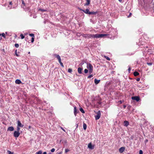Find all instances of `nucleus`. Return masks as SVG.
<instances>
[{
    "label": "nucleus",
    "mask_w": 154,
    "mask_h": 154,
    "mask_svg": "<svg viewBox=\"0 0 154 154\" xmlns=\"http://www.w3.org/2000/svg\"><path fill=\"white\" fill-rule=\"evenodd\" d=\"M132 15V14L131 13H130L129 15L128 16V17H129L131 15Z\"/></svg>",
    "instance_id": "864d4df0"
},
{
    "label": "nucleus",
    "mask_w": 154,
    "mask_h": 154,
    "mask_svg": "<svg viewBox=\"0 0 154 154\" xmlns=\"http://www.w3.org/2000/svg\"><path fill=\"white\" fill-rule=\"evenodd\" d=\"M97 103H98L99 104H101V102L100 101H99L97 102Z\"/></svg>",
    "instance_id": "09e8293b"
},
{
    "label": "nucleus",
    "mask_w": 154,
    "mask_h": 154,
    "mask_svg": "<svg viewBox=\"0 0 154 154\" xmlns=\"http://www.w3.org/2000/svg\"><path fill=\"white\" fill-rule=\"evenodd\" d=\"M68 72H69L71 73L72 72V69L69 68L68 69Z\"/></svg>",
    "instance_id": "cd10ccee"
},
{
    "label": "nucleus",
    "mask_w": 154,
    "mask_h": 154,
    "mask_svg": "<svg viewBox=\"0 0 154 154\" xmlns=\"http://www.w3.org/2000/svg\"><path fill=\"white\" fill-rule=\"evenodd\" d=\"M60 64L61 66L62 67H64V66H63V63H60Z\"/></svg>",
    "instance_id": "de8ad7c7"
},
{
    "label": "nucleus",
    "mask_w": 154,
    "mask_h": 154,
    "mask_svg": "<svg viewBox=\"0 0 154 154\" xmlns=\"http://www.w3.org/2000/svg\"><path fill=\"white\" fill-rule=\"evenodd\" d=\"M20 37H21V38L22 39H23L25 37L22 34H21L20 35Z\"/></svg>",
    "instance_id": "c85d7f7f"
},
{
    "label": "nucleus",
    "mask_w": 154,
    "mask_h": 154,
    "mask_svg": "<svg viewBox=\"0 0 154 154\" xmlns=\"http://www.w3.org/2000/svg\"><path fill=\"white\" fill-rule=\"evenodd\" d=\"M58 61L60 63H62V62H61V59L60 60H59Z\"/></svg>",
    "instance_id": "5fc2aeb1"
},
{
    "label": "nucleus",
    "mask_w": 154,
    "mask_h": 154,
    "mask_svg": "<svg viewBox=\"0 0 154 154\" xmlns=\"http://www.w3.org/2000/svg\"><path fill=\"white\" fill-rule=\"evenodd\" d=\"M90 0H86V2L85 4V5H88L90 4Z\"/></svg>",
    "instance_id": "412c9836"
},
{
    "label": "nucleus",
    "mask_w": 154,
    "mask_h": 154,
    "mask_svg": "<svg viewBox=\"0 0 154 154\" xmlns=\"http://www.w3.org/2000/svg\"><path fill=\"white\" fill-rule=\"evenodd\" d=\"M21 1L22 2V4L21 5V7H22L23 8H24V7H23L22 6V5H23L24 6H25V3L23 0H21Z\"/></svg>",
    "instance_id": "b1692460"
},
{
    "label": "nucleus",
    "mask_w": 154,
    "mask_h": 154,
    "mask_svg": "<svg viewBox=\"0 0 154 154\" xmlns=\"http://www.w3.org/2000/svg\"><path fill=\"white\" fill-rule=\"evenodd\" d=\"M9 5H12V2H9Z\"/></svg>",
    "instance_id": "4d7b16f0"
},
{
    "label": "nucleus",
    "mask_w": 154,
    "mask_h": 154,
    "mask_svg": "<svg viewBox=\"0 0 154 154\" xmlns=\"http://www.w3.org/2000/svg\"><path fill=\"white\" fill-rule=\"evenodd\" d=\"M69 151V150L68 149H66L65 150V152H67Z\"/></svg>",
    "instance_id": "a18cd8bd"
},
{
    "label": "nucleus",
    "mask_w": 154,
    "mask_h": 154,
    "mask_svg": "<svg viewBox=\"0 0 154 154\" xmlns=\"http://www.w3.org/2000/svg\"><path fill=\"white\" fill-rule=\"evenodd\" d=\"M55 149L54 148H52L51 150V152H54V151H55Z\"/></svg>",
    "instance_id": "37998d69"
},
{
    "label": "nucleus",
    "mask_w": 154,
    "mask_h": 154,
    "mask_svg": "<svg viewBox=\"0 0 154 154\" xmlns=\"http://www.w3.org/2000/svg\"><path fill=\"white\" fill-rule=\"evenodd\" d=\"M88 147L91 149H92L94 148V146H93L91 143H90L88 146Z\"/></svg>",
    "instance_id": "1a4fd4ad"
},
{
    "label": "nucleus",
    "mask_w": 154,
    "mask_h": 154,
    "mask_svg": "<svg viewBox=\"0 0 154 154\" xmlns=\"http://www.w3.org/2000/svg\"><path fill=\"white\" fill-rule=\"evenodd\" d=\"M20 133L18 131H15L14 133V136L16 138L18 137L20 135Z\"/></svg>",
    "instance_id": "7ed1b4c3"
},
{
    "label": "nucleus",
    "mask_w": 154,
    "mask_h": 154,
    "mask_svg": "<svg viewBox=\"0 0 154 154\" xmlns=\"http://www.w3.org/2000/svg\"><path fill=\"white\" fill-rule=\"evenodd\" d=\"M131 99L133 100H136L137 101H138L140 100V98L138 96L132 97Z\"/></svg>",
    "instance_id": "423d86ee"
},
{
    "label": "nucleus",
    "mask_w": 154,
    "mask_h": 154,
    "mask_svg": "<svg viewBox=\"0 0 154 154\" xmlns=\"http://www.w3.org/2000/svg\"><path fill=\"white\" fill-rule=\"evenodd\" d=\"M107 35L106 34H96L95 35L92 34V38H99L103 37L104 36Z\"/></svg>",
    "instance_id": "f257e3e1"
},
{
    "label": "nucleus",
    "mask_w": 154,
    "mask_h": 154,
    "mask_svg": "<svg viewBox=\"0 0 154 154\" xmlns=\"http://www.w3.org/2000/svg\"><path fill=\"white\" fill-rule=\"evenodd\" d=\"M83 69L81 67H79L78 69V71L79 73L82 74V70Z\"/></svg>",
    "instance_id": "f8f14e48"
},
{
    "label": "nucleus",
    "mask_w": 154,
    "mask_h": 154,
    "mask_svg": "<svg viewBox=\"0 0 154 154\" xmlns=\"http://www.w3.org/2000/svg\"><path fill=\"white\" fill-rule=\"evenodd\" d=\"M7 153L9 154H14L13 152H11L9 150L7 151Z\"/></svg>",
    "instance_id": "bb28decb"
},
{
    "label": "nucleus",
    "mask_w": 154,
    "mask_h": 154,
    "mask_svg": "<svg viewBox=\"0 0 154 154\" xmlns=\"http://www.w3.org/2000/svg\"><path fill=\"white\" fill-rule=\"evenodd\" d=\"M82 36L85 38H92V34H83L82 35Z\"/></svg>",
    "instance_id": "20e7f679"
},
{
    "label": "nucleus",
    "mask_w": 154,
    "mask_h": 154,
    "mask_svg": "<svg viewBox=\"0 0 154 154\" xmlns=\"http://www.w3.org/2000/svg\"><path fill=\"white\" fill-rule=\"evenodd\" d=\"M90 12V11H89V9H87L85 10H84V12L85 14H89V13Z\"/></svg>",
    "instance_id": "4468645a"
},
{
    "label": "nucleus",
    "mask_w": 154,
    "mask_h": 154,
    "mask_svg": "<svg viewBox=\"0 0 154 154\" xmlns=\"http://www.w3.org/2000/svg\"><path fill=\"white\" fill-rule=\"evenodd\" d=\"M143 152L142 150H140L139 152V154H143Z\"/></svg>",
    "instance_id": "a19ab883"
},
{
    "label": "nucleus",
    "mask_w": 154,
    "mask_h": 154,
    "mask_svg": "<svg viewBox=\"0 0 154 154\" xmlns=\"http://www.w3.org/2000/svg\"><path fill=\"white\" fill-rule=\"evenodd\" d=\"M147 64L149 66H151L152 64V63H147Z\"/></svg>",
    "instance_id": "79ce46f5"
},
{
    "label": "nucleus",
    "mask_w": 154,
    "mask_h": 154,
    "mask_svg": "<svg viewBox=\"0 0 154 154\" xmlns=\"http://www.w3.org/2000/svg\"><path fill=\"white\" fill-rule=\"evenodd\" d=\"M17 126L20 127H23L24 126L23 125H22L21 123L20 122L19 120H18L17 121Z\"/></svg>",
    "instance_id": "0eeeda50"
},
{
    "label": "nucleus",
    "mask_w": 154,
    "mask_h": 154,
    "mask_svg": "<svg viewBox=\"0 0 154 154\" xmlns=\"http://www.w3.org/2000/svg\"><path fill=\"white\" fill-rule=\"evenodd\" d=\"M49 154H52V153H51V152H50Z\"/></svg>",
    "instance_id": "0e129e2a"
},
{
    "label": "nucleus",
    "mask_w": 154,
    "mask_h": 154,
    "mask_svg": "<svg viewBox=\"0 0 154 154\" xmlns=\"http://www.w3.org/2000/svg\"><path fill=\"white\" fill-rule=\"evenodd\" d=\"M126 107V106L125 105H124L123 106V107L124 108H125Z\"/></svg>",
    "instance_id": "bf43d9fd"
},
{
    "label": "nucleus",
    "mask_w": 154,
    "mask_h": 154,
    "mask_svg": "<svg viewBox=\"0 0 154 154\" xmlns=\"http://www.w3.org/2000/svg\"><path fill=\"white\" fill-rule=\"evenodd\" d=\"M87 68L89 70L93 69V67L92 65L89 63H87Z\"/></svg>",
    "instance_id": "39448f33"
},
{
    "label": "nucleus",
    "mask_w": 154,
    "mask_h": 154,
    "mask_svg": "<svg viewBox=\"0 0 154 154\" xmlns=\"http://www.w3.org/2000/svg\"><path fill=\"white\" fill-rule=\"evenodd\" d=\"M39 11H41L42 12H45V11H46V10L42 9H39Z\"/></svg>",
    "instance_id": "473e14b6"
},
{
    "label": "nucleus",
    "mask_w": 154,
    "mask_h": 154,
    "mask_svg": "<svg viewBox=\"0 0 154 154\" xmlns=\"http://www.w3.org/2000/svg\"><path fill=\"white\" fill-rule=\"evenodd\" d=\"M75 127H76V129H76L77 128H78V123L76 124Z\"/></svg>",
    "instance_id": "c03bdc74"
},
{
    "label": "nucleus",
    "mask_w": 154,
    "mask_h": 154,
    "mask_svg": "<svg viewBox=\"0 0 154 154\" xmlns=\"http://www.w3.org/2000/svg\"><path fill=\"white\" fill-rule=\"evenodd\" d=\"M83 129H84V130H86V128H87V125H86V124L85 123H83Z\"/></svg>",
    "instance_id": "4be33fe9"
},
{
    "label": "nucleus",
    "mask_w": 154,
    "mask_h": 154,
    "mask_svg": "<svg viewBox=\"0 0 154 154\" xmlns=\"http://www.w3.org/2000/svg\"><path fill=\"white\" fill-rule=\"evenodd\" d=\"M34 37H32V38H31V42L32 43L34 42Z\"/></svg>",
    "instance_id": "58836bf2"
},
{
    "label": "nucleus",
    "mask_w": 154,
    "mask_h": 154,
    "mask_svg": "<svg viewBox=\"0 0 154 154\" xmlns=\"http://www.w3.org/2000/svg\"><path fill=\"white\" fill-rule=\"evenodd\" d=\"M86 62L84 60H82L81 63H80L79 65L80 66H82Z\"/></svg>",
    "instance_id": "5701e85b"
},
{
    "label": "nucleus",
    "mask_w": 154,
    "mask_h": 154,
    "mask_svg": "<svg viewBox=\"0 0 154 154\" xmlns=\"http://www.w3.org/2000/svg\"><path fill=\"white\" fill-rule=\"evenodd\" d=\"M105 58H106L107 60H110V58L108 57L107 56H105Z\"/></svg>",
    "instance_id": "2f4dec72"
},
{
    "label": "nucleus",
    "mask_w": 154,
    "mask_h": 154,
    "mask_svg": "<svg viewBox=\"0 0 154 154\" xmlns=\"http://www.w3.org/2000/svg\"><path fill=\"white\" fill-rule=\"evenodd\" d=\"M79 110L82 113H85V112H84L83 109L82 107L80 108L79 109Z\"/></svg>",
    "instance_id": "393cba45"
},
{
    "label": "nucleus",
    "mask_w": 154,
    "mask_h": 154,
    "mask_svg": "<svg viewBox=\"0 0 154 154\" xmlns=\"http://www.w3.org/2000/svg\"><path fill=\"white\" fill-rule=\"evenodd\" d=\"M93 69L89 70V73L90 74H91L93 72Z\"/></svg>",
    "instance_id": "e433bc0d"
},
{
    "label": "nucleus",
    "mask_w": 154,
    "mask_h": 154,
    "mask_svg": "<svg viewBox=\"0 0 154 154\" xmlns=\"http://www.w3.org/2000/svg\"><path fill=\"white\" fill-rule=\"evenodd\" d=\"M125 148L124 147H122L119 148V151L120 153H122L125 150Z\"/></svg>",
    "instance_id": "6e6552de"
},
{
    "label": "nucleus",
    "mask_w": 154,
    "mask_h": 154,
    "mask_svg": "<svg viewBox=\"0 0 154 154\" xmlns=\"http://www.w3.org/2000/svg\"><path fill=\"white\" fill-rule=\"evenodd\" d=\"M20 127H18V126H17V131H19L20 130Z\"/></svg>",
    "instance_id": "ea45409f"
},
{
    "label": "nucleus",
    "mask_w": 154,
    "mask_h": 154,
    "mask_svg": "<svg viewBox=\"0 0 154 154\" xmlns=\"http://www.w3.org/2000/svg\"><path fill=\"white\" fill-rule=\"evenodd\" d=\"M0 35H2V36L3 37H4V38H5L6 37H5V34L4 33H2L1 34H0Z\"/></svg>",
    "instance_id": "a878e982"
},
{
    "label": "nucleus",
    "mask_w": 154,
    "mask_h": 154,
    "mask_svg": "<svg viewBox=\"0 0 154 154\" xmlns=\"http://www.w3.org/2000/svg\"><path fill=\"white\" fill-rule=\"evenodd\" d=\"M15 53L16 56L17 57H19V55L18 54L17 52V50H16L15 51Z\"/></svg>",
    "instance_id": "f704fd0d"
},
{
    "label": "nucleus",
    "mask_w": 154,
    "mask_h": 154,
    "mask_svg": "<svg viewBox=\"0 0 154 154\" xmlns=\"http://www.w3.org/2000/svg\"><path fill=\"white\" fill-rule=\"evenodd\" d=\"M100 80H98L96 79H94V83L96 85L98 84L100 82Z\"/></svg>",
    "instance_id": "f3484780"
},
{
    "label": "nucleus",
    "mask_w": 154,
    "mask_h": 154,
    "mask_svg": "<svg viewBox=\"0 0 154 154\" xmlns=\"http://www.w3.org/2000/svg\"><path fill=\"white\" fill-rule=\"evenodd\" d=\"M14 130V128L13 126H10L8 128L7 131H13Z\"/></svg>",
    "instance_id": "9d476101"
},
{
    "label": "nucleus",
    "mask_w": 154,
    "mask_h": 154,
    "mask_svg": "<svg viewBox=\"0 0 154 154\" xmlns=\"http://www.w3.org/2000/svg\"><path fill=\"white\" fill-rule=\"evenodd\" d=\"M15 82L16 84H19L22 83L21 81L18 79H17L15 80Z\"/></svg>",
    "instance_id": "ddd939ff"
},
{
    "label": "nucleus",
    "mask_w": 154,
    "mask_h": 154,
    "mask_svg": "<svg viewBox=\"0 0 154 154\" xmlns=\"http://www.w3.org/2000/svg\"><path fill=\"white\" fill-rule=\"evenodd\" d=\"M43 154H47L46 152H43Z\"/></svg>",
    "instance_id": "13d9d810"
},
{
    "label": "nucleus",
    "mask_w": 154,
    "mask_h": 154,
    "mask_svg": "<svg viewBox=\"0 0 154 154\" xmlns=\"http://www.w3.org/2000/svg\"><path fill=\"white\" fill-rule=\"evenodd\" d=\"M37 154H42V151H39L36 153Z\"/></svg>",
    "instance_id": "c9c22d12"
},
{
    "label": "nucleus",
    "mask_w": 154,
    "mask_h": 154,
    "mask_svg": "<svg viewBox=\"0 0 154 154\" xmlns=\"http://www.w3.org/2000/svg\"><path fill=\"white\" fill-rule=\"evenodd\" d=\"M120 2H122V0H118Z\"/></svg>",
    "instance_id": "052dcab7"
},
{
    "label": "nucleus",
    "mask_w": 154,
    "mask_h": 154,
    "mask_svg": "<svg viewBox=\"0 0 154 154\" xmlns=\"http://www.w3.org/2000/svg\"><path fill=\"white\" fill-rule=\"evenodd\" d=\"M30 128V126H29V128Z\"/></svg>",
    "instance_id": "69168bd1"
},
{
    "label": "nucleus",
    "mask_w": 154,
    "mask_h": 154,
    "mask_svg": "<svg viewBox=\"0 0 154 154\" xmlns=\"http://www.w3.org/2000/svg\"><path fill=\"white\" fill-rule=\"evenodd\" d=\"M88 72V70L87 69H85V70H84V72L85 73H87Z\"/></svg>",
    "instance_id": "4c0bfd02"
},
{
    "label": "nucleus",
    "mask_w": 154,
    "mask_h": 154,
    "mask_svg": "<svg viewBox=\"0 0 154 154\" xmlns=\"http://www.w3.org/2000/svg\"><path fill=\"white\" fill-rule=\"evenodd\" d=\"M54 56L56 58H57V59H58V60H61V58L60 57V56L59 55H57L56 54H54Z\"/></svg>",
    "instance_id": "a211bd4d"
},
{
    "label": "nucleus",
    "mask_w": 154,
    "mask_h": 154,
    "mask_svg": "<svg viewBox=\"0 0 154 154\" xmlns=\"http://www.w3.org/2000/svg\"><path fill=\"white\" fill-rule=\"evenodd\" d=\"M79 9L80 11H82L84 12V10H83L82 8H79Z\"/></svg>",
    "instance_id": "49530a36"
},
{
    "label": "nucleus",
    "mask_w": 154,
    "mask_h": 154,
    "mask_svg": "<svg viewBox=\"0 0 154 154\" xmlns=\"http://www.w3.org/2000/svg\"><path fill=\"white\" fill-rule=\"evenodd\" d=\"M62 130H63V131H65V130H64V129H62Z\"/></svg>",
    "instance_id": "e2e57ef3"
},
{
    "label": "nucleus",
    "mask_w": 154,
    "mask_h": 154,
    "mask_svg": "<svg viewBox=\"0 0 154 154\" xmlns=\"http://www.w3.org/2000/svg\"><path fill=\"white\" fill-rule=\"evenodd\" d=\"M139 74V73L137 71H135L134 72V75L135 76H137Z\"/></svg>",
    "instance_id": "aec40b11"
},
{
    "label": "nucleus",
    "mask_w": 154,
    "mask_h": 154,
    "mask_svg": "<svg viewBox=\"0 0 154 154\" xmlns=\"http://www.w3.org/2000/svg\"><path fill=\"white\" fill-rule=\"evenodd\" d=\"M74 113L75 115V116H76L77 113V112L76 107L75 106L74 107Z\"/></svg>",
    "instance_id": "dca6fc26"
},
{
    "label": "nucleus",
    "mask_w": 154,
    "mask_h": 154,
    "mask_svg": "<svg viewBox=\"0 0 154 154\" xmlns=\"http://www.w3.org/2000/svg\"><path fill=\"white\" fill-rule=\"evenodd\" d=\"M140 80V78H137L136 79V80L137 81H139Z\"/></svg>",
    "instance_id": "3c124183"
},
{
    "label": "nucleus",
    "mask_w": 154,
    "mask_h": 154,
    "mask_svg": "<svg viewBox=\"0 0 154 154\" xmlns=\"http://www.w3.org/2000/svg\"><path fill=\"white\" fill-rule=\"evenodd\" d=\"M131 68L130 67V66L129 67V68H128V70L129 72H130V71L131 70Z\"/></svg>",
    "instance_id": "8fccbe9b"
},
{
    "label": "nucleus",
    "mask_w": 154,
    "mask_h": 154,
    "mask_svg": "<svg viewBox=\"0 0 154 154\" xmlns=\"http://www.w3.org/2000/svg\"><path fill=\"white\" fill-rule=\"evenodd\" d=\"M93 76V75L92 74L90 75L88 77V79L91 78V77H92Z\"/></svg>",
    "instance_id": "72a5a7b5"
},
{
    "label": "nucleus",
    "mask_w": 154,
    "mask_h": 154,
    "mask_svg": "<svg viewBox=\"0 0 154 154\" xmlns=\"http://www.w3.org/2000/svg\"><path fill=\"white\" fill-rule=\"evenodd\" d=\"M148 142V140L147 139H146L145 141V143H147Z\"/></svg>",
    "instance_id": "603ef678"
},
{
    "label": "nucleus",
    "mask_w": 154,
    "mask_h": 154,
    "mask_svg": "<svg viewBox=\"0 0 154 154\" xmlns=\"http://www.w3.org/2000/svg\"><path fill=\"white\" fill-rule=\"evenodd\" d=\"M14 46L16 48H18L19 47V45L18 44H15Z\"/></svg>",
    "instance_id": "7c9ffc66"
},
{
    "label": "nucleus",
    "mask_w": 154,
    "mask_h": 154,
    "mask_svg": "<svg viewBox=\"0 0 154 154\" xmlns=\"http://www.w3.org/2000/svg\"><path fill=\"white\" fill-rule=\"evenodd\" d=\"M124 126L125 127H127L129 123L127 121H124Z\"/></svg>",
    "instance_id": "9b49d317"
},
{
    "label": "nucleus",
    "mask_w": 154,
    "mask_h": 154,
    "mask_svg": "<svg viewBox=\"0 0 154 154\" xmlns=\"http://www.w3.org/2000/svg\"><path fill=\"white\" fill-rule=\"evenodd\" d=\"M119 102L120 103H122V100H120L119 101Z\"/></svg>",
    "instance_id": "6e6d98bb"
},
{
    "label": "nucleus",
    "mask_w": 154,
    "mask_h": 154,
    "mask_svg": "<svg viewBox=\"0 0 154 154\" xmlns=\"http://www.w3.org/2000/svg\"><path fill=\"white\" fill-rule=\"evenodd\" d=\"M97 115L95 116V118L96 120L99 119L100 117L101 113L100 111H98L97 113Z\"/></svg>",
    "instance_id": "f03ea898"
},
{
    "label": "nucleus",
    "mask_w": 154,
    "mask_h": 154,
    "mask_svg": "<svg viewBox=\"0 0 154 154\" xmlns=\"http://www.w3.org/2000/svg\"><path fill=\"white\" fill-rule=\"evenodd\" d=\"M98 13L97 11L94 12V11H92L90 12L89 13V14H92V15H96Z\"/></svg>",
    "instance_id": "2eb2a0df"
},
{
    "label": "nucleus",
    "mask_w": 154,
    "mask_h": 154,
    "mask_svg": "<svg viewBox=\"0 0 154 154\" xmlns=\"http://www.w3.org/2000/svg\"><path fill=\"white\" fill-rule=\"evenodd\" d=\"M29 35L32 37H34V35L33 33H30L29 34Z\"/></svg>",
    "instance_id": "c756f323"
},
{
    "label": "nucleus",
    "mask_w": 154,
    "mask_h": 154,
    "mask_svg": "<svg viewBox=\"0 0 154 154\" xmlns=\"http://www.w3.org/2000/svg\"><path fill=\"white\" fill-rule=\"evenodd\" d=\"M58 154H62V152H60Z\"/></svg>",
    "instance_id": "680f3d73"
},
{
    "label": "nucleus",
    "mask_w": 154,
    "mask_h": 154,
    "mask_svg": "<svg viewBox=\"0 0 154 154\" xmlns=\"http://www.w3.org/2000/svg\"><path fill=\"white\" fill-rule=\"evenodd\" d=\"M54 56L56 58H57V59H58V60H61V58L60 57V56L59 55H57L56 54H54Z\"/></svg>",
    "instance_id": "6ab92c4d"
}]
</instances>
